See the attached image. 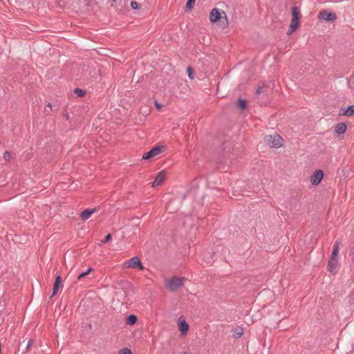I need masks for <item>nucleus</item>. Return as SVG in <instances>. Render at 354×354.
<instances>
[{
	"label": "nucleus",
	"instance_id": "nucleus-1",
	"mask_svg": "<svg viewBox=\"0 0 354 354\" xmlns=\"http://www.w3.org/2000/svg\"><path fill=\"white\" fill-rule=\"evenodd\" d=\"M209 20L212 23H216L221 20L225 27L228 26V19L224 11L220 12L217 8H213L209 14Z\"/></svg>",
	"mask_w": 354,
	"mask_h": 354
},
{
	"label": "nucleus",
	"instance_id": "nucleus-2",
	"mask_svg": "<svg viewBox=\"0 0 354 354\" xmlns=\"http://www.w3.org/2000/svg\"><path fill=\"white\" fill-rule=\"evenodd\" d=\"M264 140L270 147L279 148L283 143L282 138L277 133L266 136Z\"/></svg>",
	"mask_w": 354,
	"mask_h": 354
},
{
	"label": "nucleus",
	"instance_id": "nucleus-3",
	"mask_svg": "<svg viewBox=\"0 0 354 354\" xmlns=\"http://www.w3.org/2000/svg\"><path fill=\"white\" fill-rule=\"evenodd\" d=\"M184 278L172 277L166 282L167 288L171 291H175L183 286Z\"/></svg>",
	"mask_w": 354,
	"mask_h": 354
},
{
	"label": "nucleus",
	"instance_id": "nucleus-4",
	"mask_svg": "<svg viewBox=\"0 0 354 354\" xmlns=\"http://www.w3.org/2000/svg\"><path fill=\"white\" fill-rule=\"evenodd\" d=\"M318 19L327 21H334L337 19V15L334 12H328L326 10H323L318 14Z\"/></svg>",
	"mask_w": 354,
	"mask_h": 354
},
{
	"label": "nucleus",
	"instance_id": "nucleus-5",
	"mask_svg": "<svg viewBox=\"0 0 354 354\" xmlns=\"http://www.w3.org/2000/svg\"><path fill=\"white\" fill-rule=\"evenodd\" d=\"M163 148L164 147L162 146H156L153 147L151 150H149L148 152L145 153L142 156V159L149 160L160 154L162 152Z\"/></svg>",
	"mask_w": 354,
	"mask_h": 354
},
{
	"label": "nucleus",
	"instance_id": "nucleus-6",
	"mask_svg": "<svg viewBox=\"0 0 354 354\" xmlns=\"http://www.w3.org/2000/svg\"><path fill=\"white\" fill-rule=\"evenodd\" d=\"M125 265L127 268H139L140 270L144 269L140 259L136 256L131 258L128 261L125 263Z\"/></svg>",
	"mask_w": 354,
	"mask_h": 354
},
{
	"label": "nucleus",
	"instance_id": "nucleus-7",
	"mask_svg": "<svg viewBox=\"0 0 354 354\" xmlns=\"http://www.w3.org/2000/svg\"><path fill=\"white\" fill-rule=\"evenodd\" d=\"M339 268V265L338 263L337 258H329L328 262V270L333 273V274H336L338 269Z\"/></svg>",
	"mask_w": 354,
	"mask_h": 354
},
{
	"label": "nucleus",
	"instance_id": "nucleus-8",
	"mask_svg": "<svg viewBox=\"0 0 354 354\" xmlns=\"http://www.w3.org/2000/svg\"><path fill=\"white\" fill-rule=\"evenodd\" d=\"M324 177V172L321 169L316 170L310 177V183L313 185H317Z\"/></svg>",
	"mask_w": 354,
	"mask_h": 354
},
{
	"label": "nucleus",
	"instance_id": "nucleus-9",
	"mask_svg": "<svg viewBox=\"0 0 354 354\" xmlns=\"http://www.w3.org/2000/svg\"><path fill=\"white\" fill-rule=\"evenodd\" d=\"M165 176H166V174L164 171L159 172L156 175V176L152 183V186L153 187H156L162 184V183L164 181V180L165 179Z\"/></svg>",
	"mask_w": 354,
	"mask_h": 354
},
{
	"label": "nucleus",
	"instance_id": "nucleus-10",
	"mask_svg": "<svg viewBox=\"0 0 354 354\" xmlns=\"http://www.w3.org/2000/svg\"><path fill=\"white\" fill-rule=\"evenodd\" d=\"M178 324L181 334L187 333L189 330V324L183 317H179Z\"/></svg>",
	"mask_w": 354,
	"mask_h": 354
},
{
	"label": "nucleus",
	"instance_id": "nucleus-11",
	"mask_svg": "<svg viewBox=\"0 0 354 354\" xmlns=\"http://www.w3.org/2000/svg\"><path fill=\"white\" fill-rule=\"evenodd\" d=\"M339 115L352 116L354 115V105H351L347 109H341L339 113Z\"/></svg>",
	"mask_w": 354,
	"mask_h": 354
},
{
	"label": "nucleus",
	"instance_id": "nucleus-12",
	"mask_svg": "<svg viewBox=\"0 0 354 354\" xmlns=\"http://www.w3.org/2000/svg\"><path fill=\"white\" fill-rule=\"evenodd\" d=\"M347 129L346 124L344 122H339L335 127V132L337 134H343L346 132Z\"/></svg>",
	"mask_w": 354,
	"mask_h": 354
},
{
	"label": "nucleus",
	"instance_id": "nucleus-13",
	"mask_svg": "<svg viewBox=\"0 0 354 354\" xmlns=\"http://www.w3.org/2000/svg\"><path fill=\"white\" fill-rule=\"evenodd\" d=\"M61 281H62L61 276L57 275L56 277L55 281V283L53 286V293H52L51 297H54L58 292V290L61 286Z\"/></svg>",
	"mask_w": 354,
	"mask_h": 354
},
{
	"label": "nucleus",
	"instance_id": "nucleus-14",
	"mask_svg": "<svg viewBox=\"0 0 354 354\" xmlns=\"http://www.w3.org/2000/svg\"><path fill=\"white\" fill-rule=\"evenodd\" d=\"M299 26V19H292L289 30L288 31V34H292L294 31H295Z\"/></svg>",
	"mask_w": 354,
	"mask_h": 354
},
{
	"label": "nucleus",
	"instance_id": "nucleus-15",
	"mask_svg": "<svg viewBox=\"0 0 354 354\" xmlns=\"http://www.w3.org/2000/svg\"><path fill=\"white\" fill-rule=\"evenodd\" d=\"M96 211V209L94 208V209H86L85 210H84L81 214H80V217L83 220V221H86L87 219H88L90 218V216Z\"/></svg>",
	"mask_w": 354,
	"mask_h": 354
},
{
	"label": "nucleus",
	"instance_id": "nucleus-16",
	"mask_svg": "<svg viewBox=\"0 0 354 354\" xmlns=\"http://www.w3.org/2000/svg\"><path fill=\"white\" fill-rule=\"evenodd\" d=\"M232 333L234 337L239 338L242 336L243 333V329L242 327L237 326L232 329Z\"/></svg>",
	"mask_w": 354,
	"mask_h": 354
},
{
	"label": "nucleus",
	"instance_id": "nucleus-17",
	"mask_svg": "<svg viewBox=\"0 0 354 354\" xmlns=\"http://www.w3.org/2000/svg\"><path fill=\"white\" fill-rule=\"evenodd\" d=\"M291 11H292V19H299V16H300L299 8L294 6L292 7Z\"/></svg>",
	"mask_w": 354,
	"mask_h": 354
},
{
	"label": "nucleus",
	"instance_id": "nucleus-18",
	"mask_svg": "<svg viewBox=\"0 0 354 354\" xmlns=\"http://www.w3.org/2000/svg\"><path fill=\"white\" fill-rule=\"evenodd\" d=\"M247 106V102L245 100L239 98L236 102V106L241 109L244 110L245 109Z\"/></svg>",
	"mask_w": 354,
	"mask_h": 354
},
{
	"label": "nucleus",
	"instance_id": "nucleus-19",
	"mask_svg": "<svg viewBox=\"0 0 354 354\" xmlns=\"http://www.w3.org/2000/svg\"><path fill=\"white\" fill-rule=\"evenodd\" d=\"M137 320H138V318L136 315H130L127 318V324H128L129 325H133L134 324L136 323Z\"/></svg>",
	"mask_w": 354,
	"mask_h": 354
},
{
	"label": "nucleus",
	"instance_id": "nucleus-20",
	"mask_svg": "<svg viewBox=\"0 0 354 354\" xmlns=\"http://www.w3.org/2000/svg\"><path fill=\"white\" fill-rule=\"evenodd\" d=\"M339 245L338 242H336L333 246V249L330 255L331 258H337L338 252H339Z\"/></svg>",
	"mask_w": 354,
	"mask_h": 354
},
{
	"label": "nucleus",
	"instance_id": "nucleus-21",
	"mask_svg": "<svg viewBox=\"0 0 354 354\" xmlns=\"http://www.w3.org/2000/svg\"><path fill=\"white\" fill-rule=\"evenodd\" d=\"M195 2H196V0H187L186 6H185L187 10L191 11L194 8V5Z\"/></svg>",
	"mask_w": 354,
	"mask_h": 354
},
{
	"label": "nucleus",
	"instance_id": "nucleus-22",
	"mask_svg": "<svg viewBox=\"0 0 354 354\" xmlns=\"http://www.w3.org/2000/svg\"><path fill=\"white\" fill-rule=\"evenodd\" d=\"M74 92L75 94L77 95V96L79 97H82L85 95V91L81 88H76L75 90H74Z\"/></svg>",
	"mask_w": 354,
	"mask_h": 354
},
{
	"label": "nucleus",
	"instance_id": "nucleus-23",
	"mask_svg": "<svg viewBox=\"0 0 354 354\" xmlns=\"http://www.w3.org/2000/svg\"><path fill=\"white\" fill-rule=\"evenodd\" d=\"M91 270H93V269H92V268H89V269H88L86 271H85V272H83L80 273V274L77 276V279H82V278L84 277L85 276L88 275V274L91 272Z\"/></svg>",
	"mask_w": 354,
	"mask_h": 354
},
{
	"label": "nucleus",
	"instance_id": "nucleus-24",
	"mask_svg": "<svg viewBox=\"0 0 354 354\" xmlns=\"http://www.w3.org/2000/svg\"><path fill=\"white\" fill-rule=\"evenodd\" d=\"M187 73L188 75V77L190 80H193L194 77V71L191 67H187Z\"/></svg>",
	"mask_w": 354,
	"mask_h": 354
},
{
	"label": "nucleus",
	"instance_id": "nucleus-25",
	"mask_svg": "<svg viewBox=\"0 0 354 354\" xmlns=\"http://www.w3.org/2000/svg\"><path fill=\"white\" fill-rule=\"evenodd\" d=\"M34 343H35V340L33 339H28L26 346V351H28L29 350V348L34 344Z\"/></svg>",
	"mask_w": 354,
	"mask_h": 354
},
{
	"label": "nucleus",
	"instance_id": "nucleus-26",
	"mask_svg": "<svg viewBox=\"0 0 354 354\" xmlns=\"http://www.w3.org/2000/svg\"><path fill=\"white\" fill-rule=\"evenodd\" d=\"M119 353L120 354H131V351L128 348H124L120 351Z\"/></svg>",
	"mask_w": 354,
	"mask_h": 354
},
{
	"label": "nucleus",
	"instance_id": "nucleus-27",
	"mask_svg": "<svg viewBox=\"0 0 354 354\" xmlns=\"http://www.w3.org/2000/svg\"><path fill=\"white\" fill-rule=\"evenodd\" d=\"M131 7L133 9H138L140 8L139 4L136 1H131Z\"/></svg>",
	"mask_w": 354,
	"mask_h": 354
},
{
	"label": "nucleus",
	"instance_id": "nucleus-28",
	"mask_svg": "<svg viewBox=\"0 0 354 354\" xmlns=\"http://www.w3.org/2000/svg\"><path fill=\"white\" fill-rule=\"evenodd\" d=\"M111 239V235L110 234H107L104 239L102 241V243H107Z\"/></svg>",
	"mask_w": 354,
	"mask_h": 354
},
{
	"label": "nucleus",
	"instance_id": "nucleus-29",
	"mask_svg": "<svg viewBox=\"0 0 354 354\" xmlns=\"http://www.w3.org/2000/svg\"><path fill=\"white\" fill-rule=\"evenodd\" d=\"M10 153L8 151H5L3 154V158L5 160H8L10 158Z\"/></svg>",
	"mask_w": 354,
	"mask_h": 354
},
{
	"label": "nucleus",
	"instance_id": "nucleus-30",
	"mask_svg": "<svg viewBox=\"0 0 354 354\" xmlns=\"http://www.w3.org/2000/svg\"><path fill=\"white\" fill-rule=\"evenodd\" d=\"M264 89H265V87H263V86L259 87L257 90V93L260 94V93H263Z\"/></svg>",
	"mask_w": 354,
	"mask_h": 354
},
{
	"label": "nucleus",
	"instance_id": "nucleus-31",
	"mask_svg": "<svg viewBox=\"0 0 354 354\" xmlns=\"http://www.w3.org/2000/svg\"><path fill=\"white\" fill-rule=\"evenodd\" d=\"M46 106H47L48 108H49L50 109H52V104H51L50 103H48V104H47V105H46Z\"/></svg>",
	"mask_w": 354,
	"mask_h": 354
},
{
	"label": "nucleus",
	"instance_id": "nucleus-32",
	"mask_svg": "<svg viewBox=\"0 0 354 354\" xmlns=\"http://www.w3.org/2000/svg\"><path fill=\"white\" fill-rule=\"evenodd\" d=\"M155 105H156V107H158V109H160V105L157 102H156Z\"/></svg>",
	"mask_w": 354,
	"mask_h": 354
},
{
	"label": "nucleus",
	"instance_id": "nucleus-33",
	"mask_svg": "<svg viewBox=\"0 0 354 354\" xmlns=\"http://www.w3.org/2000/svg\"><path fill=\"white\" fill-rule=\"evenodd\" d=\"M180 354H187L186 352H182Z\"/></svg>",
	"mask_w": 354,
	"mask_h": 354
},
{
	"label": "nucleus",
	"instance_id": "nucleus-34",
	"mask_svg": "<svg viewBox=\"0 0 354 354\" xmlns=\"http://www.w3.org/2000/svg\"><path fill=\"white\" fill-rule=\"evenodd\" d=\"M113 1H115L116 0H113Z\"/></svg>",
	"mask_w": 354,
	"mask_h": 354
}]
</instances>
